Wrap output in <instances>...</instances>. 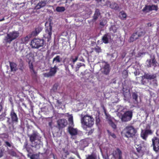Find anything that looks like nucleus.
<instances>
[{"label": "nucleus", "instance_id": "a211bd4d", "mask_svg": "<svg viewBox=\"0 0 159 159\" xmlns=\"http://www.w3.org/2000/svg\"><path fill=\"white\" fill-rule=\"evenodd\" d=\"M48 1L47 0L46 1H42L39 2L37 5L35 6L34 9L35 10H38L41 8L44 7L48 3Z\"/></svg>", "mask_w": 159, "mask_h": 159}, {"label": "nucleus", "instance_id": "ea45409f", "mask_svg": "<svg viewBox=\"0 0 159 159\" xmlns=\"http://www.w3.org/2000/svg\"><path fill=\"white\" fill-rule=\"evenodd\" d=\"M110 125L114 129H116V126L115 124L111 121H110Z\"/></svg>", "mask_w": 159, "mask_h": 159}, {"label": "nucleus", "instance_id": "de8ad7c7", "mask_svg": "<svg viewBox=\"0 0 159 159\" xmlns=\"http://www.w3.org/2000/svg\"><path fill=\"white\" fill-rule=\"evenodd\" d=\"M144 79H145L142 78V80H141V83L143 85H146V84H147L146 81L144 80Z\"/></svg>", "mask_w": 159, "mask_h": 159}, {"label": "nucleus", "instance_id": "5fc2aeb1", "mask_svg": "<svg viewBox=\"0 0 159 159\" xmlns=\"http://www.w3.org/2000/svg\"><path fill=\"white\" fill-rule=\"evenodd\" d=\"M147 25L148 27H153V25H152L151 23H148L147 24Z\"/></svg>", "mask_w": 159, "mask_h": 159}, {"label": "nucleus", "instance_id": "09e8293b", "mask_svg": "<svg viewBox=\"0 0 159 159\" xmlns=\"http://www.w3.org/2000/svg\"><path fill=\"white\" fill-rule=\"evenodd\" d=\"M23 62H22V63L20 64V67L19 68V69L21 71H23Z\"/></svg>", "mask_w": 159, "mask_h": 159}, {"label": "nucleus", "instance_id": "774afa93", "mask_svg": "<svg viewBox=\"0 0 159 159\" xmlns=\"http://www.w3.org/2000/svg\"><path fill=\"white\" fill-rule=\"evenodd\" d=\"M53 158H54V155H53Z\"/></svg>", "mask_w": 159, "mask_h": 159}, {"label": "nucleus", "instance_id": "7ed1b4c3", "mask_svg": "<svg viewBox=\"0 0 159 159\" xmlns=\"http://www.w3.org/2000/svg\"><path fill=\"white\" fill-rule=\"evenodd\" d=\"M94 119L92 116L86 115L81 119L82 125L88 127H91L94 124Z\"/></svg>", "mask_w": 159, "mask_h": 159}, {"label": "nucleus", "instance_id": "cd10ccee", "mask_svg": "<svg viewBox=\"0 0 159 159\" xmlns=\"http://www.w3.org/2000/svg\"><path fill=\"white\" fill-rule=\"evenodd\" d=\"M137 35V32L133 34L130 37L129 39V42H133L138 39V37H134V36H136Z\"/></svg>", "mask_w": 159, "mask_h": 159}, {"label": "nucleus", "instance_id": "a19ab883", "mask_svg": "<svg viewBox=\"0 0 159 159\" xmlns=\"http://www.w3.org/2000/svg\"><path fill=\"white\" fill-rule=\"evenodd\" d=\"M110 30L112 31L113 33H115L116 32V29L114 26H111L110 28Z\"/></svg>", "mask_w": 159, "mask_h": 159}, {"label": "nucleus", "instance_id": "4c0bfd02", "mask_svg": "<svg viewBox=\"0 0 159 159\" xmlns=\"http://www.w3.org/2000/svg\"><path fill=\"white\" fill-rule=\"evenodd\" d=\"M24 148L28 152H29L30 151V148L28 146L27 143H26L24 144Z\"/></svg>", "mask_w": 159, "mask_h": 159}, {"label": "nucleus", "instance_id": "c03bdc74", "mask_svg": "<svg viewBox=\"0 0 159 159\" xmlns=\"http://www.w3.org/2000/svg\"><path fill=\"white\" fill-rule=\"evenodd\" d=\"M38 156L36 154H33L30 157V159H38Z\"/></svg>", "mask_w": 159, "mask_h": 159}, {"label": "nucleus", "instance_id": "79ce46f5", "mask_svg": "<svg viewBox=\"0 0 159 159\" xmlns=\"http://www.w3.org/2000/svg\"><path fill=\"white\" fill-rule=\"evenodd\" d=\"M9 154L13 156H16V152L12 150H11L9 151Z\"/></svg>", "mask_w": 159, "mask_h": 159}, {"label": "nucleus", "instance_id": "a878e982", "mask_svg": "<svg viewBox=\"0 0 159 159\" xmlns=\"http://www.w3.org/2000/svg\"><path fill=\"white\" fill-rule=\"evenodd\" d=\"M100 15V13L98 9H96L94 14L93 16L92 21H96Z\"/></svg>", "mask_w": 159, "mask_h": 159}, {"label": "nucleus", "instance_id": "4468645a", "mask_svg": "<svg viewBox=\"0 0 159 159\" xmlns=\"http://www.w3.org/2000/svg\"><path fill=\"white\" fill-rule=\"evenodd\" d=\"M72 61L71 59L68 57H65L63 61V65L65 67L66 69H68V67L69 65H71V67L73 68V66L71 62Z\"/></svg>", "mask_w": 159, "mask_h": 159}, {"label": "nucleus", "instance_id": "8fccbe9b", "mask_svg": "<svg viewBox=\"0 0 159 159\" xmlns=\"http://www.w3.org/2000/svg\"><path fill=\"white\" fill-rule=\"evenodd\" d=\"M96 123L97 124L99 123L100 122V119L99 116H96Z\"/></svg>", "mask_w": 159, "mask_h": 159}, {"label": "nucleus", "instance_id": "1a4fd4ad", "mask_svg": "<svg viewBox=\"0 0 159 159\" xmlns=\"http://www.w3.org/2000/svg\"><path fill=\"white\" fill-rule=\"evenodd\" d=\"M133 112L131 111H127L122 115L121 119L123 121H128L131 120Z\"/></svg>", "mask_w": 159, "mask_h": 159}, {"label": "nucleus", "instance_id": "39448f33", "mask_svg": "<svg viewBox=\"0 0 159 159\" xmlns=\"http://www.w3.org/2000/svg\"><path fill=\"white\" fill-rule=\"evenodd\" d=\"M44 43L43 39L35 38L31 41L30 45L33 48H39L43 47Z\"/></svg>", "mask_w": 159, "mask_h": 159}, {"label": "nucleus", "instance_id": "9b49d317", "mask_svg": "<svg viewBox=\"0 0 159 159\" xmlns=\"http://www.w3.org/2000/svg\"><path fill=\"white\" fill-rule=\"evenodd\" d=\"M157 10L158 7L157 6L155 5H146L143 9V11L146 12H148L152 10L157 11Z\"/></svg>", "mask_w": 159, "mask_h": 159}, {"label": "nucleus", "instance_id": "4be33fe9", "mask_svg": "<svg viewBox=\"0 0 159 159\" xmlns=\"http://www.w3.org/2000/svg\"><path fill=\"white\" fill-rule=\"evenodd\" d=\"M111 39V35L107 33L103 35L102 39L103 43L107 44L109 43V40Z\"/></svg>", "mask_w": 159, "mask_h": 159}, {"label": "nucleus", "instance_id": "0eeeda50", "mask_svg": "<svg viewBox=\"0 0 159 159\" xmlns=\"http://www.w3.org/2000/svg\"><path fill=\"white\" fill-rule=\"evenodd\" d=\"M52 31V26L51 23H50L48 26L46 27L45 32L43 35L44 39H47V42H49L51 39Z\"/></svg>", "mask_w": 159, "mask_h": 159}, {"label": "nucleus", "instance_id": "dca6fc26", "mask_svg": "<svg viewBox=\"0 0 159 159\" xmlns=\"http://www.w3.org/2000/svg\"><path fill=\"white\" fill-rule=\"evenodd\" d=\"M102 72L103 74L108 75L110 71V68L109 64L106 63L103 67L102 68Z\"/></svg>", "mask_w": 159, "mask_h": 159}, {"label": "nucleus", "instance_id": "aec40b11", "mask_svg": "<svg viewBox=\"0 0 159 159\" xmlns=\"http://www.w3.org/2000/svg\"><path fill=\"white\" fill-rule=\"evenodd\" d=\"M146 62L148 63L147 66L148 68L151 67L152 66L151 63H152V66H154V67L156 66V64L157 63L154 56L152 59L147 60Z\"/></svg>", "mask_w": 159, "mask_h": 159}, {"label": "nucleus", "instance_id": "f03ea898", "mask_svg": "<svg viewBox=\"0 0 159 159\" xmlns=\"http://www.w3.org/2000/svg\"><path fill=\"white\" fill-rule=\"evenodd\" d=\"M124 133L125 137L127 138H133L135 136L137 130L132 126L126 127L123 130Z\"/></svg>", "mask_w": 159, "mask_h": 159}, {"label": "nucleus", "instance_id": "bf43d9fd", "mask_svg": "<svg viewBox=\"0 0 159 159\" xmlns=\"http://www.w3.org/2000/svg\"><path fill=\"white\" fill-rule=\"evenodd\" d=\"M2 107L1 105H0V112L2 110Z\"/></svg>", "mask_w": 159, "mask_h": 159}, {"label": "nucleus", "instance_id": "37998d69", "mask_svg": "<svg viewBox=\"0 0 159 159\" xmlns=\"http://www.w3.org/2000/svg\"><path fill=\"white\" fill-rule=\"evenodd\" d=\"M107 132L108 134L113 138H116V135L114 133L110 132L109 130H107Z\"/></svg>", "mask_w": 159, "mask_h": 159}, {"label": "nucleus", "instance_id": "f704fd0d", "mask_svg": "<svg viewBox=\"0 0 159 159\" xmlns=\"http://www.w3.org/2000/svg\"><path fill=\"white\" fill-rule=\"evenodd\" d=\"M93 49L94 51L98 54L102 52V49L101 48L98 46H96Z\"/></svg>", "mask_w": 159, "mask_h": 159}, {"label": "nucleus", "instance_id": "c756f323", "mask_svg": "<svg viewBox=\"0 0 159 159\" xmlns=\"http://www.w3.org/2000/svg\"><path fill=\"white\" fill-rule=\"evenodd\" d=\"M58 86V84L57 83L55 84L52 89H51V93L56 92L57 89V88Z\"/></svg>", "mask_w": 159, "mask_h": 159}, {"label": "nucleus", "instance_id": "f257e3e1", "mask_svg": "<svg viewBox=\"0 0 159 159\" xmlns=\"http://www.w3.org/2000/svg\"><path fill=\"white\" fill-rule=\"evenodd\" d=\"M30 141L33 145L32 146L35 148L39 145L38 144L37 141L39 142H41V137L40 134L36 131H33L32 133L28 135Z\"/></svg>", "mask_w": 159, "mask_h": 159}, {"label": "nucleus", "instance_id": "f3484780", "mask_svg": "<svg viewBox=\"0 0 159 159\" xmlns=\"http://www.w3.org/2000/svg\"><path fill=\"white\" fill-rule=\"evenodd\" d=\"M48 1L47 0L46 1H42L39 2L37 5L35 6L34 9L35 10H38L41 8L44 7L48 3Z\"/></svg>", "mask_w": 159, "mask_h": 159}, {"label": "nucleus", "instance_id": "2eb2a0df", "mask_svg": "<svg viewBox=\"0 0 159 159\" xmlns=\"http://www.w3.org/2000/svg\"><path fill=\"white\" fill-rule=\"evenodd\" d=\"M67 124V120L65 119H59L57 121V124L59 129L65 127Z\"/></svg>", "mask_w": 159, "mask_h": 159}, {"label": "nucleus", "instance_id": "5701e85b", "mask_svg": "<svg viewBox=\"0 0 159 159\" xmlns=\"http://www.w3.org/2000/svg\"><path fill=\"white\" fill-rule=\"evenodd\" d=\"M29 64L30 71L31 72L32 75L33 76H36L37 75V72L36 71H35L32 63L31 62V63H30V62H29Z\"/></svg>", "mask_w": 159, "mask_h": 159}, {"label": "nucleus", "instance_id": "6e6d98bb", "mask_svg": "<svg viewBox=\"0 0 159 159\" xmlns=\"http://www.w3.org/2000/svg\"><path fill=\"white\" fill-rule=\"evenodd\" d=\"M143 32H141L140 33H139L138 35V38L139 37H141L143 35Z\"/></svg>", "mask_w": 159, "mask_h": 159}, {"label": "nucleus", "instance_id": "052dcab7", "mask_svg": "<svg viewBox=\"0 0 159 159\" xmlns=\"http://www.w3.org/2000/svg\"><path fill=\"white\" fill-rule=\"evenodd\" d=\"M5 20V18H4V17H3L2 19H0V21H3Z\"/></svg>", "mask_w": 159, "mask_h": 159}, {"label": "nucleus", "instance_id": "20e7f679", "mask_svg": "<svg viewBox=\"0 0 159 159\" xmlns=\"http://www.w3.org/2000/svg\"><path fill=\"white\" fill-rule=\"evenodd\" d=\"M19 35L18 31H13L7 34V36L5 37L4 40L7 43H10L13 40L17 38Z\"/></svg>", "mask_w": 159, "mask_h": 159}, {"label": "nucleus", "instance_id": "a18cd8bd", "mask_svg": "<svg viewBox=\"0 0 159 159\" xmlns=\"http://www.w3.org/2000/svg\"><path fill=\"white\" fill-rule=\"evenodd\" d=\"M86 159H96L95 157L92 155H89Z\"/></svg>", "mask_w": 159, "mask_h": 159}, {"label": "nucleus", "instance_id": "c9c22d12", "mask_svg": "<svg viewBox=\"0 0 159 159\" xmlns=\"http://www.w3.org/2000/svg\"><path fill=\"white\" fill-rule=\"evenodd\" d=\"M132 97L133 99H134L136 102H138V95L137 93H133L132 95Z\"/></svg>", "mask_w": 159, "mask_h": 159}, {"label": "nucleus", "instance_id": "3c124183", "mask_svg": "<svg viewBox=\"0 0 159 159\" xmlns=\"http://www.w3.org/2000/svg\"><path fill=\"white\" fill-rule=\"evenodd\" d=\"M105 115L106 116L107 119H108L110 121H111V117L109 115H107L106 112H105Z\"/></svg>", "mask_w": 159, "mask_h": 159}, {"label": "nucleus", "instance_id": "e2e57ef3", "mask_svg": "<svg viewBox=\"0 0 159 159\" xmlns=\"http://www.w3.org/2000/svg\"><path fill=\"white\" fill-rule=\"evenodd\" d=\"M69 159H74L73 157H70L69 158Z\"/></svg>", "mask_w": 159, "mask_h": 159}, {"label": "nucleus", "instance_id": "f8f14e48", "mask_svg": "<svg viewBox=\"0 0 159 159\" xmlns=\"http://www.w3.org/2000/svg\"><path fill=\"white\" fill-rule=\"evenodd\" d=\"M112 155L115 158L118 157V159H122V152L119 148H117L116 150L113 151Z\"/></svg>", "mask_w": 159, "mask_h": 159}, {"label": "nucleus", "instance_id": "864d4df0", "mask_svg": "<svg viewBox=\"0 0 159 159\" xmlns=\"http://www.w3.org/2000/svg\"><path fill=\"white\" fill-rule=\"evenodd\" d=\"M122 74L123 75L124 74L125 75V77H126L128 75V72L126 70H125L123 71Z\"/></svg>", "mask_w": 159, "mask_h": 159}, {"label": "nucleus", "instance_id": "473e14b6", "mask_svg": "<svg viewBox=\"0 0 159 159\" xmlns=\"http://www.w3.org/2000/svg\"><path fill=\"white\" fill-rule=\"evenodd\" d=\"M60 59V56H57L53 59L52 60V63H59L61 62Z\"/></svg>", "mask_w": 159, "mask_h": 159}, {"label": "nucleus", "instance_id": "338daca9", "mask_svg": "<svg viewBox=\"0 0 159 159\" xmlns=\"http://www.w3.org/2000/svg\"><path fill=\"white\" fill-rule=\"evenodd\" d=\"M138 37V36H137V35L136 36H134V37Z\"/></svg>", "mask_w": 159, "mask_h": 159}, {"label": "nucleus", "instance_id": "e433bc0d", "mask_svg": "<svg viewBox=\"0 0 159 159\" xmlns=\"http://www.w3.org/2000/svg\"><path fill=\"white\" fill-rule=\"evenodd\" d=\"M4 146L7 147H11V143L9 142L6 141H4Z\"/></svg>", "mask_w": 159, "mask_h": 159}, {"label": "nucleus", "instance_id": "b1692460", "mask_svg": "<svg viewBox=\"0 0 159 159\" xmlns=\"http://www.w3.org/2000/svg\"><path fill=\"white\" fill-rule=\"evenodd\" d=\"M9 64L11 71H16L17 70V64L14 62L9 61Z\"/></svg>", "mask_w": 159, "mask_h": 159}, {"label": "nucleus", "instance_id": "72a5a7b5", "mask_svg": "<svg viewBox=\"0 0 159 159\" xmlns=\"http://www.w3.org/2000/svg\"><path fill=\"white\" fill-rule=\"evenodd\" d=\"M56 10L58 12H62L65 10V8L63 7H57L56 8Z\"/></svg>", "mask_w": 159, "mask_h": 159}, {"label": "nucleus", "instance_id": "9d476101", "mask_svg": "<svg viewBox=\"0 0 159 159\" xmlns=\"http://www.w3.org/2000/svg\"><path fill=\"white\" fill-rule=\"evenodd\" d=\"M153 150L156 152H159V138L154 137L152 139Z\"/></svg>", "mask_w": 159, "mask_h": 159}, {"label": "nucleus", "instance_id": "ddd939ff", "mask_svg": "<svg viewBox=\"0 0 159 159\" xmlns=\"http://www.w3.org/2000/svg\"><path fill=\"white\" fill-rule=\"evenodd\" d=\"M57 67L55 65L53 67H51L50 69L49 72L46 73L45 76L47 77H49L54 76L57 72Z\"/></svg>", "mask_w": 159, "mask_h": 159}, {"label": "nucleus", "instance_id": "49530a36", "mask_svg": "<svg viewBox=\"0 0 159 159\" xmlns=\"http://www.w3.org/2000/svg\"><path fill=\"white\" fill-rule=\"evenodd\" d=\"M78 58V57L77 56H75V58H71V59L73 63H74L77 60Z\"/></svg>", "mask_w": 159, "mask_h": 159}, {"label": "nucleus", "instance_id": "bb28decb", "mask_svg": "<svg viewBox=\"0 0 159 159\" xmlns=\"http://www.w3.org/2000/svg\"><path fill=\"white\" fill-rule=\"evenodd\" d=\"M30 37L27 35L25 37L22 38L21 39V43L23 44H26L29 40Z\"/></svg>", "mask_w": 159, "mask_h": 159}, {"label": "nucleus", "instance_id": "0e129e2a", "mask_svg": "<svg viewBox=\"0 0 159 159\" xmlns=\"http://www.w3.org/2000/svg\"><path fill=\"white\" fill-rule=\"evenodd\" d=\"M5 115H5V114H2V115H1V116L3 115V116L4 117V116H5Z\"/></svg>", "mask_w": 159, "mask_h": 159}, {"label": "nucleus", "instance_id": "680f3d73", "mask_svg": "<svg viewBox=\"0 0 159 159\" xmlns=\"http://www.w3.org/2000/svg\"><path fill=\"white\" fill-rule=\"evenodd\" d=\"M57 102L59 104H60L61 103V102H60L59 100H57Z\"/></svg>", "mask_w": 159, "mask_h": 159}, {"label": "nucleus", "instance_id": "2f4dec72", "mask_svg": "<svg viewBox=\"0 0 159 159\" xmlns=\"http://www.w3.org/2000/svg\"><path fill=\"white\" fill-rule=\"evenodd\" d=\"M9 135L7 133L1 134L0 135V138L4 141L5 139H7Z\"/></svg>", "mask_w": 159, "mask_h": 159}, {"label": "nucleus", "instance_id": "603ef678", "mask_svg": "<svg viewBox=\"0 0 159 159\" xmlns=\"http://www.w3.org/2000/svg\"><path fill=\"white\" fill-rule=\"evenodd\" d=\"M94 131V129H91L89 131L88 133V135H91L92 134Z\"/></svg>", "mask_w": 159, "mask_h": 159}, {"label": "nucleus", "instance_id": "6e6552de", "mask_svg": "<svg viewBox=\"0 0 159 159\" xmlns=\"http://www.w3.org/2000/svg\"><path fill=\"white\" fill-rule=\"evenodd\" d=\"M148 126L149 129H147L148 128V126H147L145 129L144 130H142L140 134L141 137L145 140H146L148 135H152L153 134L152 131V130L150 129V126L148 125Z\"/></svg>", "mask_w": 159, "mask_h": 159}, {"label": "nucleus", "instance_id": "393cba45", "mask_svg": "<svg viewBox=\"0 0 159 159\" xmlns=\"http://www.w3.org/2000/svg\"><path fill=\"white\" fill-rule=\"evenodd\" d=\"M42 30L41 27L38 26L35 28L34 31L32 32L31 34L34 36H37Z\"/></svg>", "mask_w": 159, "mask_h": 159}, {"label": "nucleus", "instance_id": "6ab92c4d", "mask_svg": "<svg viewBox=\"0 0 159 159\" xmlns=\"http://www.w3.org/2000/svg\"><path fill=\"white\" fill-rule=\"evenodd\" d=\"M141 77L147 80H151L156 78V75L155 74H151L149 73H144V75L142 76Z\"/></svg>", "mask_w": 159, "mask_h": 159}, {"label": "nucleus", "instance_id": "58836bf2", "mask_svg": "<svg viewBox=\"0 0 159 159\" xmlns=\"http://www.w3.org/2000/svg\"><path fill=\"white\" fill-rule=\"evenodd\" d=\"M107 22L106 20L104 19H103L100 21V25L101 26H104L107 24Z\"/></svg>", "mask_w": 159, "mask_h": 159}, {"label": "nucleus", "instance_id": "423d86ee", "mask_svg": "<svg viewBox=\"0 0 159 159\" xmlns=\"http://www.w3.org/2000/svg\"><path fill=\"white\" fill-rule=\"evenodd\" d=\"M10 118H7V122L8 125H11V123H17L18 122V118L16 113L12 108L10 114Z\"/></svg>", "mask_w": 159, "mask_h": 159}, {"label": "nucleus", "instance_id": "69168bd1", "mask_svg": "<svg viewBox=\"0 0 159 159\" xmlns=\"http://www.w3.org/2000/svg\"><path fill=\"white\" fill-rule=\"evenodd\" d=\"M54 54H55V53H53H53H52V55L53 56Z\"/></svg>", "mask_w": 159, "mask_h": 159}, {"label": "nucleus", "instance_id": "7c9ffc66", "mask_svg": "<svg viewBox=\"0 0 159 159\" xmlns=\"http://www.w3.org/2000/svg\"><path fill=\"white\" fill-rule=\"evenodd\" d=\"M68 120L69 122V124L71 126H74V123L73 121V116L71 115H69L68 116Z\"/></svg>", "mask_w": 159, "mask_h": 159}, {"label": "nucleus", "instance_id": "c85d7f7f", "mask_svg": "<svg viewBox=\"0 0 159 159\" xmlns=\"http://www.w3.org/2000/svg\"><path fill=\"white\" fill-rule=\"evenodd\" d=\"M119 17L122 20H125L127 17V15L124 11H121L120 12Z\"/></svg>", "mask_w": 159, "mask_h": 159}, {"label": "nucleus", "instance_id": "412c9836", "mask_svg": "<svg viewBox=\"0 0 159 159\" xmlns=\"http://www.w3.org/2000/svg\"><path fill=\"white\" fill-rule=\"evenodd\" d=\"M68 131L71 136L76 135L78 134V130L72 126H69L68 128Z\"/></svg>", "mask_w": 159, "mask_h": 159}, {"label": "nucleus", "instance_id": "4d7b16f0", "mask_svg": "<svg viewBox=\"0 0 159 159\" xmlns=\"http://www.w3.org/2000/svg\"><path fill=\"white\" fill-rule=\"evenodd\" d=\"M141 147L140 148H137V152H139L141 150Z\"/></svg>", "mask_w": 159, "mask_h": 159}, {"label": "nucleus", "instance_id": "13d9d810", "mask_svg": "<svg viewBox=\"0 0 159 159\" xmlns=\"http://www.w3.org/2000/svg\"><path fill=\"white\" fill-rule=\"evenodd\" d=\"M52 124V122L51 121L49 122L48 123L49 126L50 127H51Z\"/></svg>", "mask_w": 159, "mask_h": 159}]
</instances>
